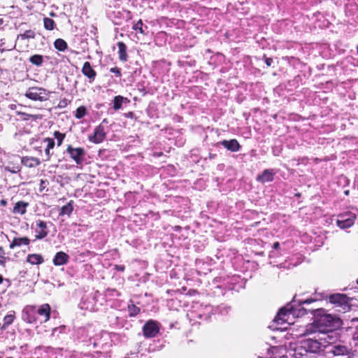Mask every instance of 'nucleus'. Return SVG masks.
Here are the masks:
<instances>
[{"label":"nucleus","mask_w":358,"mask_h":358,"mask_svg":"<svg viewBox=\"0 0 358 358\" xmlns=\"http://www.w3.org/2000/svg\"><path fill=\"white\" fill-rule=\"evenodd\" d=\"M357 282L358 283V280H357Z\"/></svg>","instance_id":"56"},{"label":"nucleus","mask_w":358,"mask_h":358,"mask_svg":"<svg viewBox=\"0 0 358 358\" xmlns=\"http://www.w3.org/2000/svg\"><path fill=\"white\" fill-rule=\"evenodd\" d=\"M86 114V108L85 106H80L77 108L75 114V117L77 119L83 118Z\"/></svg>","instance_id":"35"},{"label":"nucleus","mask_w":358,"mask_h":358,"mask_svg":"<svg viewBox=\"0 0 358 358\" xmlns=\"http://www.w3.org/2000/svg\"><path fill=\"white\" fill-rule=\"evenodd\" d=\"M44 141L47 143L46 148L50 150L52 149L55 145L54 140L50 138H45Z\"/></svg>","instance_id":"39"},{"label":"nucleus","mask_w":358,"mask_h":358,"mask_svg":"<svg viewBox=\"0 0 358 358\" xmlns=\"http://www.w3.org/2000/svg\"><path fill=\"white\" fill-rule=\"evenodd\" d=\"M43 25L44 28L49 31L53 30L55 27V21L49 17L43 18Z\"/></svg>","instance_id":"32"},{"label":"nucleus","mask_w":358,"mask_h":358,"mask_svg":"<svg viewBox=\"0 0 358 358\" xmlns=\"http://www.w3.org/2000/svg\"><path fill=\"white\" fill-rule=\"evenodd\" d=\"M54 45L57 50L62 52L66 50L68 47L66 42L62 38L56 39L54 42Z\"/></svg>","instance_id":"29"},{"label":"nucleus","mask_w":358,"mask_h":358,"mask_svg":"<svg viewBox=\"0 0 358 358\" xmlns=\"http://www.w3.org/2000/svg\"><path fill=\"white\" fill-rule=\"evenodd\" d=\"M73 210V201H69L66 205L62 206L60 209L59 215H70Z\"/></svg>","instance_id":"27"},{"label":"nucleus","mask_w":358,"mask_h":358,"mask_svg":"<svg viewBox=\"0 0 358 358\" xmlns=\"http://www.w3.org/2000/svg\"><path fill=\"white\" fill-rule=\"evenodd\" d=\"M93 345H94V347L96 346V343H94Z\"/></svg>","instance_id":"54"},{"label":"nucleus","mask_w":358,"mask_h":358,"mask_svg":"<svg viewBox=\"0 0 358 358\" xmlns=\"http://www.w3.org/2000/svg\"><path fill=\"white\" fill-rule=\"evenodd\" d=\"M79 306L81 309L94 311L95 310V300L94 296H87L83 298Z\"/></svg>","instance_id":"16"},{"label":"nucleus","mask_w":358,"mask_h":358,"mask_svg":"<svg viewBox=\"0 0 358 358\" xmlns=\"http://www.w3.org/2000/svg\"><path fill=\"white\" fill-rule=\"evenodd\" d=\"M35 34L32 30H27L23 34H21L17 36V38H20L22 40L24 39H29V38H34Z\"/></svg>","instance_id":"33"},{"label":"nucleus","mask_w":358,"mask_h":358,"mask_svg":"<svg viewBox=\"0 0 358 358\" xmlns=\"http://www.w3.org/2000/svg\"><path fill=\"white\" fill-rule=\"evenodd\" d=\"M118 47V57L120 61L126 62L128 59V55L127 53V45L123 42L117 43Z\"/></svg>","instance_id":"23"},{"label":"nucleus","mask_w":358,"mask_h":358,"mask_svg":"<svg viewBox=\"0 0 358 358\" xmlns=\"http://www.w3.org/2000/svg\"><path fill=\"white\" fill-rule=\"evenodd\" d=\"M7 358H13V357H7Z\"/></svg>","instance_id":"57"},{"label":"nucleus","mask_w":358,"mask_h":358,"mask_svg":"<svg viewBox=\"0 0 358 358\" xmlns=\"http://www.w3.org/2000/svg\"><path fill=\"white\" fill-rule=\"evenodd\" d=\"M143 335L146 338H153L159 332V327L156 322L150 320L145 324L143 328Z\"/></svg>","instance_id":"12"},{"label":"nucleus","mask_w":358,"mask_h":358,"mask_svg":"<svg viewBox=\"0 0 358 358\" xmlns=\"http://www.w3.org/2000/svg\"><path fill=\"white\" fill-rule=\"evenodd\" d=\"M326 352L331 353L334 356H343L348 355L350 352V349L347 345L339 343L329 346Z\"/></svg>","instance_id":"11"},{"label":"nucleus","mask_w":358,"mask_h":358,"mask_svg":"<svg viewBox=\"0 0 358 358\" xmlns=\"http://www.w3.org/2000/svg\"><path fill=\"white\" fill-rule=\"evenodd\" d=\"M290 355L294 358H309L310 357L306 348H304L303 340L290 350Z\"/></svg>","instance_id":"15"},{"label":"nucleus","mask_w":358,"mask_h":358,"mask_svg":"<svg viewBox=\"0 0 358 358\" xmlns=\"http://www.w3.org/2000/svg\"><path fill=\"white\" fill-rule=\"evenodd\" d=\"M225 148L231 152H238L241 145L238 143V141L236 139H231L229 141L224 140L220 143Z\"/></svg>","instance_id":"19"},{"label":"nucleus","mask_w":358,"mask_h":358,"mask_svg":"<svg viewBox=\"0 0 358 358\" xmlns=\"http://www.w3.org/2000/svg\"><path fill=\"white\" fill-rule=\"evenodd\" d=\"M5 169L6 171L11 172V173H17L20 171V169L19 166H14L13 168H10V166H8Z\"/></svg>","instance_id":"40"},{"label":"nucleus","mask_w":358,"mask_h":358,"mask_svg":"<svg viewBox=\"0 0 358 358\" xmlns=\"http://www.w3.org/2000/svg\"><path fill=\"white\" fill-rule=\"evenodd\" d=\"M15 319V313L13 312V314H8L6 315L3 317V324L2 326L3 329H6L10 324H11Z\"/></svg>","instance_id":"31"},{"label":"nucleus","mask_w":358,"mask_h":358,"mask_svg":"<svg viewBox=\"0 0 358 358\" xmlns=\"http://www.w3.org/2000/svg\"><path fill=\"white\" fill-rule=\"evenodd\" d=\"M3 18H0V25L3 24Z\"/></svg>","instance_id":"50"},{"label":"nucleus","mask_w":358,"mask_h":358,"mask_svg":"<svg viewBox=\"0 0 358 358\" xmlns=\"http://www.w3.org/2000/svg\"><path fill=\"white\" fill-rule=\"evenodd\" d=\"M50 149H48V148H45V155H46V160H49L50 159Z\"/></svg>","instance_id":"44"},{"label":"nucleus","mask_w":358,"mask_h":358,"mask_svg":"<svg viewBox=\"0 0 358 358\" xmlns=\"http://www.w3.org/2000/svg\"><path fill=\"white\" fill-rule=\"evenodd\" d=\"M274 175L275 172L273 170L266 169L261 175L257 176V180L262 183L271 182L273 180Z\"/></svg>","instance_id":"18"},{"label":"nucleus","mask_w":358,"mask_h":358,"mask_svg":"<svg viewBox=\"0 0 358 358\" xmlns=\"http://www.w3.org/2000/svg\"><path fill=\"white\" fill-rule=\"evenodd\" d=\"M36 233V239H43L48 234V223L45 221L38 220L36 222L35 226L32 225Z\"/></svg>","instance_id":"8"},{"label":"nucleus","mask_w":358,"mask_h":358,"mask_svg":"<svg viewBox=\"0 0 358 358\" xmlns=\"http://www.w3.org/2000/svg\"><path fill=\"white\" fill-rule=\"evenodd\" d=\"M106 136L105 128L103 125L100 124L95 127L94 134L89 136V140L94 143H100L103 141Z\"/></svg>","instance_id":"14"},{"label":"nucleus","mask_w":358,"mask_h":358,"mask_svg":"<svg viewBox=\"0 0 358 358\" xmlns=\"http://www.w3.org/2000/svg\"><path fill=\"white\" fill-rule=\"evenodd\" d=\"M123 103H129V100L120 95L115 96L113 99V109L115 110H120L122 108Z\"/></svg>","instance_id":"24"},{"label":"nucleus","mask_w":358,"mask_h":358,"mask_svg":"<svg viewBox=\"0 0 358 358\" xmlns=\"http://www.w3.org/2000/svg\"><path fill=\"white\" fill-rule=\"evenodd\" d=\"M50 15L51 17H55V16H56V14H55V13H53V12H51V13H50Z\"/></svg>","instance_id":"48"},{"label":"nucleus","mask_w":358,"mask_h":358,"mask_svg":"<svg viewBox=\"0 0 358 358\" xmlns=\"http://www.w3.org/2000/svg\"><path fill=\"white\" fill-rule=\"evenodd\" d=\"M310 301H308V300H306V301H305L303 303H310Z\"/></svg>","instance_id":"52"},{"label":"nucleus","mask_w":358,"mask_h":358,"mask_svg":"<svg viewBox=\"0 0 358 358\" xmlns=\"http://www.w3.org/2000/svg\"><path fill=\"white\" fill-rule=\"evenodd\" d=\"M69 257L64 252H58L55 255L53 264L55 266H62L66 264L69 261Z\"/></svg>","instance_id":"20"},{"label":"nucleus","mask_w":358,"mask_h":358,"mask_svg":"<svg viewBox=\"0 0 358 358\" xmlns=\"http://www.w3.org/2000/svg\"><path fill=\"white\" fill-rule=\"evenodd\" d=\"M27 261L31 264H41L43 262V258L38 254H31L27 257Z\"/></svg>","instance_id":"26"},{"label":"nucleus","mask_w":358,"mask_h":358,"mask_svg":"<svg viewBox=\"0 0 358 358\" xmlns=\"http://www.w3.org/2000/svg\"><path fill=\"white\" fill-rule=\"evenodd\" d=\"M15 48V45H10V46H6L5 42L3 41V40L0 41V52H3L5 51H10L13 50Z\"/></svg>","instance_id":"37"},{"label":"nucleus","mask_w":358,"mask_h":358,"mask_svg":"<svg viewBox=\"0 0 358 358\" xmlns=\"http://www.w3.org/2000/svg\"><path fill=\"white\" fill-rule=\"evenodd\" d=\"M51 308L49 304L44 303L36 309V315H38V320L41 324L48 322L50 317Z\"/></svg>","instance_id":"13"},{"label":"nucleus","mask_w":358,"mask_h":358,"mask_svg":"<svg viewBox=\"0 0 358 358\" xmlns=\"http://www.w3.org/2000/svg\"><path fill=\"white\" fill-rule=\"evenodd\" d=\"M54 136L57 140L58 145H61L65 137V135L64 134L60 133L59 131H55Z\"/></svg>","instance_id":"38"},{"label":"nucleus","mask_w":358,"mask_h":358,"mask_svg":"<svg viewBox=\"0 0 358 358\" xmlns=\"http://www.w3.org/2000/svg\"><path fill=\"white\" fill-rule=\"evenodd\" d=\"M353 337L355 340L358 341V328L356 329L355 332L354 333Z\"/></svg>","instance_id":"46"},{"label":"nucleus","mask_w":358,"mask_h":358,"mask_svg":"<svg viewBox=\"0 0 358 358\" xmlns=\"http://www.w3.org/2000/svg\"><path fill=\"white\" fill-rule=\"evenodd\" d=\"M341 320L324 310H318L315 317L314 322L306 326L304 335H310L317 334V331H324L327 329H334L341 325Z\"/></svg>","instance_id":"1"},{"label":"nucleus","mask_w":358,"mask_h":358,"mask_svg":"<svg viewBox=\"0 0 358 358\" xmlns=\"http://www.w3.org/2000/svg\"><path fill=\"white\" fill-rule=\"evenodd\" d=\"M22 319L27 323L32 324L38 321L36 316V307L34 306H27L22 310Z\"/></svg>","instance_id":"7"},{"label":"nucleus","mask_w":358,"mask_h":358,"mask_svg":"<svg viewBox=\"0 0 358 358\" xmlns=\"http://www.w3.org/2000/svg\"><path fill=\"white\" fill-rule=\"evenodd\" d=\"M148 29V27L145 26V27H143V22L141 20H139L135 24H134L133 26V29L136 31H138L139 33H141V34L143 35H146L147 34V32H146V29Z\"/></svg>","instance_id":"30"},{"label":"nucleus","mask_w":358,"mask_h":358,"mask_svg":"<svg viewBox=\"0 0 358 358\" xmlns=\"http://www.w3.org/2000/svg\"><path fill=\"white\" fill-rule=\"evenodd\" d=\"M293 317L294 313L291 308H282L275 316L274 322L277 324H283L285 323L289 324L291 322L289 320Z\"/></svg>","instance_id":"6"},{"label":"nucleus","mask_w":358,"mask_h":358,"mask_svg":"<svg viewBox=\"0 0 358 358\" xmlns=\"http://www.w3.org/2000/svg\"><path fill=\"white\" fill-rule=\"evenodd\" d=\"M110 71L114 73L118 77L121 76L120 70L117 67L111 68Z\"/></svg>","instance_id":"41"},{"label":"nucleus","mask_w":358,"mask_h":358,"mask_svg":"<svg viewBox=\"0 0 358 358\" xmlns=\"http://www.w3.org/2000/svg\"><path fill=\"white\" fill-rule=\"evenodd\" d=\"M21 162L29 168L36 167L41 164L39 159L34 157H24L21 159Z\"/></svg>","instance_id":"21"},{"label":"nucleus","mask_w":358,"mask_h":358,"mask_svg":"<svg viewBox=\"0 0 358 358\" xmlns=\"http://www.w3.org/2000/svg\"><path fill=\"white\" fill-rule=\"evenodd\" d=\"M317 337L319 338L320 342L322 343V345L324 348V351L328 350V347L330 345H333L334 343V341L336 339V333L333 331V329H327L324 331H317Z\"/></svg>","instance_id":"4"},{"label":"nucleus","mask_w":358,"mask_h":358,"mask_svg":"<svg viewBox=\"0 0 358 358\" xmlns=\"http://www.w3.org/2000/svg\"><path fill=\"white\" fill-rule=\"evenodd\" d=\"M3 282V277L1 275H0V284Z\"/></svg>","instance_id":"51"},{"label":"nucleus","mask_w":358,"mask_h":358,"mask_svg":"<svg viewBox=\"0 0 358 358\" xmlns=\"http://www.w3.org/2000/svg\"><path fill=\"white\" fill-rule=\"evenodd\" d=\"M280 247V243L278 242H275L273 243V248L275 250H278Z\"/></svg>","instance_id":"47"},{"label":"nucleus","mask_w":358,"mask_h":358,"mask_svg":"<svg viewBox=\"0 0 358 358\" xmlns=\"http://www.w3.org/2000/svg\"><path fill=\"white\" fill-rule=\"evenodd\" d=\"M355 215L352 213L339 215L336 224L341 229H347L355 223Z\"/></svg>","instance_id":"10"},{"label":"nucleus","mask_w":358,"mask_h":358,"mask_svg":"<svg viewBox=\"0 0 358 358\" xmlns=\"http://www.w3.org/2000/svg\"><path fill=\"white\" fill-rule=\"evenodd\" d=\"M25 96L33 101H45L49 99L50 92L44 88L32 87L27 90Z\"/></svg>","instance_id":"2"},{"label":"nucleus","mask_w":358,"mask_h":358,"mask_svg":"<svg viewBox=\"0 0 358 358\" xmlns=\"http://www.w3.org/2000/svg\"><path fill=\"white\" fill-rule=\"evenodd\" d=\"M124 116L127 118H133L134 116V114L133 112H129V113H124Z\"/></svg>","instance_id":"43"},{"label":"nucleus","mask_w":358,"mask_h":358,"mask_svg":"<svg viewBox=\"0 0 358 358\" xmlns=\"http://www.w3.org/2000/svg\"><path fill=\"white\" fill-rule=\"evenodd\" d=\"M345 193L346 194H348V191H345Z\"/></svg>","instance_id":"55"},{"label":"nucleus","mask_w":358,"mask_h":358,"mask_svg":"<svg viewBox=\"0 0 358 358\" xmlns=\"http://www.w3.org/2000/svg\"><path fill=\"white\" fill-rule=\"evenodd\" d=\"M30 240L27 237H17L14 238L10 245V249H14L15 247H20L22 245H28Z\"/></svg>","instance_id":"22"},{"label":"nucleus","mask_w":358,"mask_h":358,"mask_svg":"<svg viewBox=\"0 0 358 358\" xmlns=\"http://www.w3.org/2000/svg\"><path fill=\"white\" fill-rule=\"evenodd\" d=\"M303 341L304 348H306L310 356L312 354H318L325 350L317 336H315L314 338L304 339Z\"/></svg>","instance_id":"3"},{"label":"nucleus","mask_w":358,"mask_h":358,"mask_svg":"<svg viewBox=\"0 0 358 358\" xmlns=\"http://www.w3.org/2000/svg\"><path fill=\"white\" fill-rule=\"evenodd\" d=\"M18 115L22 117L23 120H29L30 118L33 120H36L38 118H41V116L38 115H30L25 113H18Z\"/></svg>","instance_id":"36"},{"label":"nucleus","mask_w":358,"mask_h":358,"mask_svg":"<svg viewBox=\"0 0 358 358\" xmlns=\"http://www.w3.org/2000/svg\"><path fill=\"white\" fill-rule=\"evenodd\" d=\"M103 123H108V120L106 119L103 120L101 124L103 125Z\"/></svg>","instance_id":"49"},{"label":"nucleus","mask_w":358,"mask_h":358,"mask_svg":"<svg viewBox=\"0 0 358 358\" xmlns=\"http://www.w3.org/2000/svg\"><path fill=\"white\" fill-rule=\"evenodd\" d=\"M66 152L70 155V157L73 159L77 164H81L83 162V157L85 155V151L82 148H72L69 145Z\"/></svg>","instance_id":"9"},{"label":"nucleus","mask_w":358,"mask_h":358,"mask_svg":"<svg viewBox=\"0 0 358 358\" xmlns=\"http://www.w3.org/2000/svg\"><path fill=\"white\" fill-rule=\"evenodd\" d=\"M128 311L130 316L134 317L139 313L140 308L134 304H129L128 305Z\"/></svg>","instance_id":"34"},{"label":"nucleus","mask_w":358,"mask_h":358,"mask_svg":"<svg viewBox=\"0 0 358 358\" xmlns=\"http://www.w3.org/2000/svg\"><path fill=\"white\" fill-rule=\"evenodd\" d=\"M29 62L37 66H40L43 63V57L41 55H34L29 59Z\"/></svg>","instance_id":"28"},{"label":"nucleus","mask_w":358,"mask_h":358,"mask_svg":"<svg viewBox=\"0 0 358 358\" xmlns=\"http://www.w3.org/2000/svg\"><path fill=\"white\" fill-rule=\"evenodd\" d=\"M115 268L117 271H123L124 270V266L123 265H117L115 266Z\"/></svg>","instance_id":"45"},{"label":"nucleus","mask_w":358,"mask_h":358,"mask_svg":"<svg viewBox=\"0 0 358 358\" xmlns=\"http://www.w3.org/2000/svg\"><path fill=\"white\" fill-rule=\"evenodd\" d=\"M329 299L331 303L334 304L336 307H340L343 312L350 309L348 298L345 294H331L329 296Z\"/></svg>","instance_id":"5"},{"label":"nucleus","mask_w":358,"mask_h":358,"mask_svg":"<svg viewBox=\"0 0 358 358\" xmlns=\"http://www.w3.org/2000/svg\"><path fill=\"white\" fill-rule=\"evenodd\" d=\"M28 206V203L24 201H18L15 203L13 213L15 214L23 215L26 213L27 207Z\"/></svg>","instance_id":"25"},{"label":"nucleus","mask_w":358,"mask_h":358,"mask_svg":"<svg viewBox=\"0 0 358 358\" xmlns=\"http://www.w3.org/2000/svg\"><path fill=\"white\" fill-rule=\"evenodd\" d=\"M82 73L88 78L90 83H92L96 76V71L92 68L89 62H85L84 63L82 69Z\"/></svg>","instance_id":"17"},{"label":"nucleus","mask_w":358,"mask_h":358,"mask_svg":"<svg viewBox=\"0 0 358 358\" xmlns=\"http://www.w3.org/2000/svg\"><path fill=\"white\" fill-rule=\"evenodd\" d=\"M1 203H2V204H5V203H6V201H1Z\"/></svg>","instance_id":"53"},{"label":"nucleus","mask_w":358,"mask_h":358,"mask_svg":"<svg viewBox=\"0 0 358 358\" xmlns=\"http://www.w3.org/2000/svg\"><path fill=\"white\" fill-rule=\"evenodd\" d=\"M265 63L268 66H270L273 63V59L271 58H265Z\"/></svg>","instance_id":"42"}]
</instances>
